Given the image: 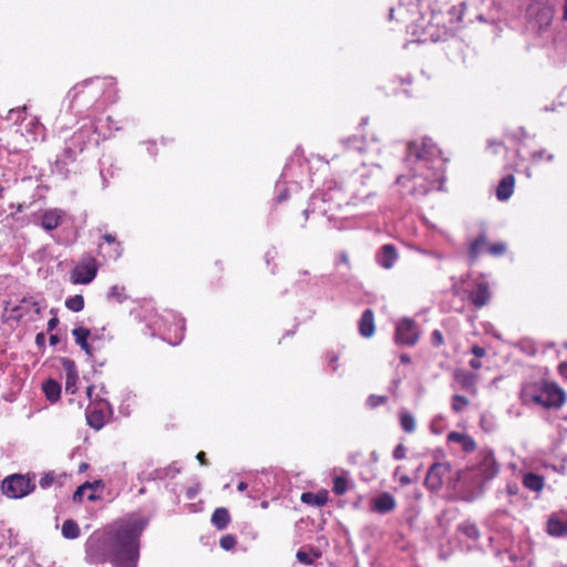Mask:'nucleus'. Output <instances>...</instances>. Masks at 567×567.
<instances>
[{
	"instance_id": "1",
	"label": "nucleus",
	"mask_w": 567,
	"mask_h": 567,
	"mask_svg": "<svg viewBox=\"0 0 567 567\" xmlns=\"http://www.w3.org/2000/svg\"><path fill=\"white\" fill-rule=\"evenodd\" d=\"M146 522L134 516L121 523L113 533H95L86 544L93 561H110L113 567H136L138 538Z\"/></svg>"
},
{
	"instance_id": "2",
	"label": "nucleus",
	"mask_w": 567,
	"mask_h": 567,
	"mask_svg": "<svg viewBox=\"0 0 567 567\" xmlns=\"http://www.w3.org/2000/svg\"><path fill=\"white\" fill-rule=\"evenodd\" d=\"M436 147L432 141L413 142L409 145L406 162L412 165L411 175H401L396 183L406 186L412 183L411 192L424 195L432 189H440L442 185L441 159L435 157Z\"/></svg>"
},
{
	"instance_id": "3",
	"label": "nucleus",
	"mask_w": 567,
	"mask_h": 567,
	"mask_svg": "<svg viewBox=\"0 0 567 567\" xmlns=\"http://www.w3.org/2000/svg\"><path fill=\"white\" fill-rule=\"evenodd\" d=\"M1 489L9 498H22L34 489V484L23 475L13 474L2 481Z\"/></svg>"
},
{
	"instance_id": "4",
	"label": "nucleus",
	"mask_w": 567,
	"mask_h": 567,
	"mask_svg": "<svg viewBox=\"0 0 567 567\" xmlns=\"http://www.w3.org/2000/svg\"><path fill=\"white\" fill-rule=\"evenodd\" d=\"M566 392L556 383H544L534 401H537L545 408L559 409L566 402Z\"/></svg>"
},
{
	"instance_id": "5",
	"label": "nucleus",
	"mask_w": 567,
	"mask_h": 567,
	"mask_svg": "<svg viewBox=\"0 0 567 567\" xmlns=\"http://www.w3.org/2000/svg\"><path fill=\"white\" fill-rule=\"evenodd\" d=\"M97 274V262L92 256L83 257L71 272L73 284L87 285Z\"/></svg>"
},
{
	"instance_id": "6",
	"label": "nucleus",
	"mask_w": 567,
	"mask_h": 567,
	"mask_svg": "<svg viewBox=\"0 0 567 567\" xmlns=\"http://www.w3.org/2000/svg\"><path fill=\"white\" fill-rule=\"evenodd\" d=\"M556 0H534V22L539 29L548 27L555 16Z\"/></svg>"
},
{
	"instance_id": "7",
	"label": "nucleus",
	"mask_w": 567,
	"mask_h": 567,
	"mask_svg": "<svg viewBox=\"0 0 567 567\" xmlns=\"http://www.w3.org/2000/svg\"><path fill=\"white\" fill-rule=\"evenodd\" d=\"M66 218V212L61 208H48L39 213V224L45 231L56 229Z\"/></svg>"
},
{
	"instance_id": "8",
	"label": "nucleus",
	"mask_w": 567,
	"mask_h": 567,
	"mask_svg": "<svg viewBox=\"0 0 567 567\" xmlns=\"http://www.w3.org/2000/svg\"><path fill=\"white\" fill-rule=\"evenodd\" d=\"M419 339V332L414 322L403 319L398 322L395 329V342L405 346H413Z\"/></svg>"
},
{
	"instance_id": "9",
	"label": "nucleus",
	"mask_w": 567,
	"mask_h": 567,
	"mask_svg": "<svg viewBox=\"0 0 567 567\" xmlns=\"http://www.w3.org/2000/svg\"><path fill=\"white\" fill-rule=\"evenodd\" d=\"M451 466L449 463H435L433 464L426 475L425 484L431 489H439L444 477L450 473Z\"/></svg>"
},
{
	"instance_id": "10",
	"label": "nucleus",
	"mask_w": 567,
	"mask_h": 567,
	"mask_svg": "<svg viewBox=\"0 0 567 567\" xmlns=\"http://www.w3.org/2000/svg\"><path fill=\"white\" fill-rule=\"evenodd\" d=\"M547 533L550 536H567V514L553 515L547 522Z\"/></svg>"
},
{
	"instance_id": "11",
	"label": "nucleus",
	"mask_w": 567,
	"mask_h": 567,
	"mask_svg": "<svg viewBox=\"0 0 567 567\" xmlns=\"http://www.w3.org/2000/svg\"><path fill=\"white\" fill-rule=\"evenodd\" d=\"M515 178L513 175H506L496 187V197L498 200H507L513 194Z\"/></svg>"
},
{
	"instance_id": "12",
	"label": "nucleus",
	"mask_w": 567,
	"mask_h": 567,
	"mask_svg": "<svg viewBox=\"0 0 567 567\" xmlns=\"http://www.w3.org/2000/svg\"><path fill=\"white\" fill-rule=\"evenodd\" d=\"M491 298L488 287L484 282H478L475 289L471 292L470 299L476 307L485 306Z\"/></svg>"
},
{
	"instance_id": "13",
	"label": "nucleus",
	"mask_w": 567,
	"mask_h": 567,
	"mask_svg": "<svg viewBox=\"0 0 567 567\" xmlns=\"http://www.w3.org/2000/svg\"><path fill=\"white\" fill-rule=\"evenodd\" d=\"M455 381L462 386V389L475 394L476 393V381L475 374L466 371H456L454 374Z\"/></svg>"
},
{
	"instance_id": "14",
	"label": "nucleus",
	"mask_w": 567,
	"mask_h": 567,
	"mask_svg": "<svg viewBox=\"0 0 567 567\" xmlns=\"http://www.w3.org/2000/svg\"><path fill=\"white\" fill-rule=\"evenodd\" d=\"M398 259V254L392 245H384L378 256V262L385 269L393 267Z\"/></svg>"
},
{
	"instance_id": "15",
	"label": "nucleus",
	"mask_w": 567,
	"mask_h": 567,
	"mask_svg": "<svg viewBox=\"0 0 567 567\" xmlns=\"http://www.w3.org/2000/svg\"><path fill=\"white\" fill-rule=\"evenodd\" d=\"M395 507V499L389 493H383L373 502V509L379 513H389Z\"/></svg>"
},
{
	"instance_id": "16",
	"label": "nucleus",
	"mask_w": 567,
	"mask_h": 567,
	"mask_svg": "<svg viewBox=\"0 0 567 567\" xmlns=\"http://www.w3.org/2000/svg\"><path fill=\"white\" fill-rule=\"evenodd\" d=\"M447 440L450 442L460 444L465 452H472L476 447L474 440L465 433L451 432L447 435Z\"/></svg>"
},
{
	"instance_id": "17",
	"label": "nucleus",
	"mask_w": 567,
	"mask_h": 567,
	"mask_svg": "<svg viewBox=\"0 0 567 567\" xmlns=\"http://www.w3.org/2000/svg\"><path fill=\"white\" fill-rule=\"evenodd\" d=\"M359 330L362 337L370 338L374 333V318L371 310H365L360 319Z\"/></svg>"
},
{
	"instance_id": "18",
	"label": "nucleus",
	"mask_w": 567,
	"mask_h": 567,
	"mask_svg": "<svg viewBox=\"0 0 567 567\" xmlns=\"http://www.w3.org/2000/svg\"><path fill=\"white\" fill-rule=\"evenodd\" d=\"M64 369L66 373L65 390L66 392L74 393L76 391L78 372L74 363L69 360L64 361Z\"/></svg>"
},
{
	"instance_id": "19",
	"label": "nucleus",
	"mask_w": 567,
	"mask_h": 567,
	"mask_svg": "<svg viewBox=\"0 0 567 567\" xmlns=\"http://www.w3.org/2000/svg\"><path fill=\"white\" fill-rule=\"evenodd\" d=\"M72 334L75 339L76 344L81 347L87 354L91 353V347L87 342L90 337V330L84 327H76L72 330Z\"/></svg>"
},
{
	"instance_id": "20",
	"label": "nucleus",
	"mask_w": 567,
	"mask_h": 567,
	"mask_svg": "<svg viewBox=\"0 0 567 567\" xmlns=\"http://www.w3.org/2000/svg\"><path fill=\"white\" fill-rule=\"evenodd\" d=\"M230 522L229 513L226 508L219 507L215 509L212 516V524L219 530L225 529Z\"/></svg>"
},
{
	"instance_id": "21",
	"label": "nucleus",
	"mask_w": 567,
	"mask_h": 567,
	"mask_svg": "<svg viewBox=\"0 0 567 567\" xmlns=\"http://www.w3.org/2000/svg\"><path fill=\"white\" fill-rule=\"evenodd\" d=\"M301 501L305 504L315 505V506H323L328 501L327 492H319L317 494L307 492L302 493Z\"/></svg>"
},
{
	"instance_id": "22",
	"label": "nucleus",
	"mask_w": 567,
	"mask_h": 567,
	"mask_svg": "<svg viewBox=\"0 0 567 567\" xmlns=\"http://www.w3.org/2000/svg\"><path fill=\"white\" fill-rule=\"evenodd\" d=\"M400 425L406 433H413L415 431V417L409 411L402 409L399 413Z\"/></svg>"
},
{
	"instance_id": "23",
	"label": "nucleus",
	"mask_w": 567,
	"mask_h": 567,
	"mask_svg": "<svg viewBox=\"0 0 567 567\" xmlns=\"http://www.w3.org/2000/svg\"><path fill=\"white\" fill-rule=\"evenodd\" d=\"M42 389H43L45 396L51 402H54L60 398L61 385L58 382H55L53 380H48L43 383Z\"/></svg>"
},
{
	"instance_id": "24",
	"label": "nucleus",
	"mask_w": 567,
	"mask_h": 567,
	"mask_svg": "<svg viewBox=\"0 0 567 567\" xmlns=\"http://www.w3.org/2000/svg\"><path fill=\"white\" fill-rule=\"evenodd\" d=\"M86 420L89 425L95 430L102 429L105 422L102 412L93 410L91 406L86 410Z\"/></svg>"
},
{
	"instance_id": "25",
	"label": "nucleus",
	"mask_w": 567,
	"mask_h": 567,
	"mask_svg": "<svg viewBox=\"0 0 567 567\" xmlns=\"http://www.w3.org/2000/svg\"><path fill=\"white\" fill-rule=\"evenodd\" d=\"M488 240L485 236H480L470 246V254L472 258H476L483 252H487Z\"/></svg>"
},
{
	"instance_id": "26",
	"label": "nucleus",
	"mask_w": 567,
	"mask_h": 567,
	"mask_svg": "<svg viewBox=\"0 0 567 567\" xmlns=\"http://www.w3.org/2000/svg\"><path fill=\"white\" fill-rule=\"evenodd\" d=\"M62 535L68 539H75L80 535V529L74 520H65L62 525Z\"/></svg>"
},
{
	"instance_id": "27",
	"label": "nucleus",
	"mask_w": 567,
	"mask_h": 567,
	"mask_svg": "<svg viewBox=\"0 0 567 567\" xmlns=\"http://www.w3.org/2000/svg\"><path fill=\"white\" fill-rule=\"evenodd\" d=\"M107 298L118 303L123 302L126 299L125 287L120 285L111 287L107 292Z\"/></svg>"
},
{
	"instance_id": "28",
	"label": "nucleus",
	"mask_w": 567,
	"mask_h": 567,
	"mask_svg": "<svg viewBox=\"0 0 567 567\" xmlns=\"http://www.w3.org/2000/svg\"><path fill=\"white\" fill-rule=\"evenodd\" d=\"M65 307L73 311L80 312L84 308V298L82 295H75L65 300Z\"/></svg>"
},
{
	"instance_id": "29",
	"label": "nucleus",
	"mask_w": 567,
	"mask_h": 567,
	"mask_svg": "<svg viewBox=\"0 0 567 567\" xmlns=\"http://www.w3.org/2000/svg\"><path fill=\"white\" fill-rule=\"evenodd\" d=\"M28 310V309H32V311L35 313V315H39L42 310V306L35 301L33 298H23L22 301H21V305L18 307L17 310Z\"/></svg>"
},
{
	"instance_id": "30",
	"label": "nucleus",
	"mask_w": 567,
	"mask_h": 567,
	"mask_svg": "<svg viewBox=\"0 0 567 567\" xmlns=\"http://www.w3.org/2000/svg\"><path fill=\"white\" fill-rule=\"evenodd\" d=\"M348 489V481L343 476H337L333 480V492L337 495H343Z\"/></svg>"
},
{
	"instance_id": "31",
	"label": "nucleus",
	"mask_w": 567,
	"mask_h": 567,
	"mask_svg": "<svg viewBox=\"0 0 567 567\" xmlns=\"http://www.w3.org/2000/svg\"><path fill=\"white\" fill-rule=\"evenodd\" d=\"M506 251V245L502 241L499 243H489L488 241V246H487V252L492 256H502L504 255Z\"/></svg>"
},
{
	"instance_id": "32",
	"label": "nucleus",
	"mask_w": 567,
	"mask_h": 567,
	"mask_svg": "<svg viewBox=\"0 0 567 567\" xmlns=\"http://www.w3.org/2000/svg\"><path fill=\"white\" fill-rule=\"evenodd\" d=\"M468 405V400L462 395H453L452 398V410L456 413L463 411Z\"/></svg>"
},
{
	"instance_id": "33",
	"label": "nucleus",
	"mask_w": 567,
	"mask_h": 567,
	"mask_svg": "<svg viewBox=\"0 0 567 567\" xmlns=\"http://www.w3.org/2000/svg\"><path fill=\"white\" fill-rule=\"evenodd\" d=\"M460 529L470 538L476 539L478 537V530L472 523H464L460 526Z\"/></svg>"
},
{
	"instance_id": "34",
	"label": "nucleus",
	"mask_w": 567,
	"mask_h": 567,
	"mask_svg": "<svg viewBox=\"0 0 567 567\" xmlns=\"http://www.w3.org/2000/svg\"><path fill=\"white\" fill-rule=\"evenodd\" d=\"M236 543V538L233 535H224L219 540L220 547L225 550L233 549Z\"/></svg>"
},
{
	"instance_id": "35",
	"label": "nucleus",
	"mask_w": 567,
	"mask_h": 567,
	"mask_svg": "<svg viewBox=\"0 0 567 567\" xmlns=\"http://www.w3.org/2000/svg\"><path fill=\"white\" fill-rule=\"evenodd\" d=\"M386 402V398L383 396V395H375V394H372L368 398L367 400V404L370 406V408H377L383 403Z\"/></svg>"
},
{
	"instance_id": "36",
	"label": "nucleus",
	"mask_w": 567,
	"mask_h": 567,
	"mask_svg": "<svg viewBox=\"0 0 567 567\" xmlns=\"http://www.w3.org/2000/svg\"><path fill=\"white\" fill-rule=\"evenodd\" d=\"M93 488V485L90 484V483H85V484H82L80 487H78V489L74 492V495H73V499L75 502H81L82 498H83V495L85 493L86 489H91Z\"/></svg>"
},
{
	"instance_id": "37",
	"label": "nucleus",
	"mask_w": 567,
	"mask_h": 567,
	"mask_svg": "<svg viewBox=\"0 0 567 567\" xmlns=\"http://www.w3.org/2000/svg\"><path fill=\"white\" fill-rule=\"evenodd\" d=\"M54 480H55V476H54V474H53V473H47V474H44V475L40 478L39 484H40V486H41L42 488H48L49 486H51V485L53 484Z\"/></svg>"
},
{
	"instance_id": "38",
	"label": "nucleus",
	"mask_w": 567,
	"mask_h": 567,
	"mask_svg": "<svg viewBox=\"0 0 567 567\" xmlns=\"http://www.w3.org/2000/svg\"><path fill=\"white\" fill-rule=\"evenodd\" d=\"M109 258L117 259L122 255V249L120 244H114L110 246V250L107 251Z\"/></svg>"
},
{
	"instance_id": "39",
	"label": "nucleus",
	"mask_w": 567,
	"mask_h": 567,
	"mask_svg": "<svg viewBox=\"0 0 567 567\" xmlns=\"http://www.w3.org/2000/svg\"><path fill=\"white\" fill-rule=\"evenodd\" d=\"M393 457L395 460H403L405 457V449L402 444H399L393 451Z\"/></svg>"
},
{
	"instance_id": "40",
	"label": "nucleus",
	"mask_w": 567,
	"mask_h": 567,
	"mask_svg": "<svg viewBox=\"0 0 567 567\" xmlns=\"http://www.w3.org/2000/svg\"><path fill=\"white\" fill-rule=\"evenodd\" d=\"M297 558H298V560L300 563H303V564H311L312 563V559L309 556V554H307L306 551H302V550H299L297 553Z\"/></svg>"
},
{
	"instance_id": "41",
	"label": "nucleus",
	"mask_w": 567,
	"mask_h": 567,
	"mask_svg": "<svg viewBox=\"0 0 567 567\" xmlns=\"http://www.w3.org/2000/svg\"><path fill=\"white\" fill-rule=\"evenodd\" d=\"M471 352L475 355V358L480 359L486 354L485 349L480 346H473Z\"/></svg>"
},
{
	"instance_id": "42",
	"label": "nucleus",
	"mask_w": 567,
	"mask_h": 567,
	"mask_svg": "<svg viewBox=\"0 0 567 567\" xmlns=\"http://www.w3.org/2000/svg\"><path fill=\"white\" fill-rule=\"evenodd\" d=\"M432 340L435 344L440 346L443 343V334L439 330L432 332Z\"/></svg>"
},
{
	"instance_id": "43",
	"label": "nucleus",
	"mask_w": 567,
	"mask_h": 567,
	"mask_svg": "<svg viewBox=\"0 0 567 567\" xmlns=\"http://www.w3.org/2000/svg\"><path fill=\"white\" fill-rule=\"evenodd\" d=\"M544 482L540 476L534 475V491H539L543 488Z\"/></svg>"
},
{
	"instance_id": "44",
	"label": "nucleus",
	"mask_w": 567,
	"mask_h": 567,
	"mask_svg": "<svg viewBox=\"0 0 567 567\" xmlns=\"http://www.w3.org/2000/svg\"><path fill=\"white\" fill-rule=\"evenodd\" d=\"M559 374L563 379L567 380V362H563L558 367Z\"/></svg>"
},
{
	"instance_id": "45",
	"label": "nucleus",
	"mask_w": 567,
	"mask_h": 567,
	"mask_svg": "<svg viewBox=\"0 0 567 567\" xmlns=\"http://www.w3.org/2000/svg\"><path fill=\"white\" fill-rule=\"evenodd\" d=\"M470 367L474 370H478L482 367L480 358H474L470 361Z\"/></svg>"
},
{
	"instance_id": "46",
	"label": "nucleus",
	"mask_w": 567,
	"mask_h": 567,
	"mask_svg": "<svg viewBox=\"0 0 567 567\" xmlns=\"http://www.w3.org/2000/svg\"><path fill=\"white\" fill-rule=\"evenodd\" d=\"M337 361L338 355L336 354L331 355V358L329 359V365L331 367L332 371H336L338 369Z\"/></svg>"
},
{
	"instance_id": "47",
	"label": "nucleus",
	"mask_w": 567,
	"mask_h": 567,
	"mask_svg": "<svg viewBox=\"0 0 567 567\" xmlns=\"http://www.w3.org/2000/svg\"><path fill=\"white\" fill-rule=\"evenodd\" d=\"M524 485L527 487V488H532V473H526L524 475Z\"/></svg>"
},
{
	"instance_id": "48",
	"label": "nucleus",
	"mask_w": 567,
	"mask_h": 567,
	"mask_svg": "<svg viewBox=\"0 0 567 567\" xmlns=\"http://www.w3.org/2000/svg\"><path fill=\"white\" fill-rule=\"evenodd\" d=\"M58 323H59V319L58 318L54 317V318L50 319L49 322H48V329L50 331L53 330L58 326Z\"/></svg>"
},
{
	"instance_id": "49",
	"label": "nucleus",
	"mask_w": 567,
	"mask_h": 567,
	"mask_svg": "<svg viewBox=\"0 0 567 567\" xmlns=\"http://www.w3.org/2000/svg\"><path fill=\"white\" fill-rule=\"evenodd\" d=\"M103 238H104V240L109 244V246H112V245H114V244H117V243L115 241L114 236H112V235H110V234L104 235V237H103Z\"/></svg>"
},
{
	"instance_id": "50",
	"label": "nucleus",
	"mask_w": 567,
	"mask_h": 567,
	"mask_svg": "<svg viewBox=\"0 0 567 567\" xmlns=\"http://www.w3.org/2000/svg\"><path fill=\"white\" fill-rule=\"evenodd\" d=\"M35 341L38 344H41L44 342V334L43 333H38L37 337H35Z\"/></svg>"
},
{
	"instance_id": "51",
	"label": "nucleus",
	"mask_w": 567,
	"mask_h": 567,
	"mask_svg": "<svg viewBox=\"0 0 567 567\" xmlns=\"http://www.w3.org/2000/svg\"><path fill=\"white\" fill-rule=\"evenodd\" d=\"M247 486H248V485H247L245 482H240V483L238 484V486H237V489H238L239 492H244V491H246V489H247Z\"/></svg>"
},
{
	"instance_id": "52",
	"label": "nucleus",
	"mask_w": 567,
	"mask_h": 567,
	"mask_svg": "<svg viewBox=\"0 0 567 567\" xmlns=\"http://www.w3.org/2000/svg\"><path fill=\"white\" fill-rule=\"evenodd\" d=\"M197 460L202 463V464H205V453L204 452H199L197 454Z\"/></svg>"
},
{
	"instance_id": "53",
	"label": "nucleus",
	"mask_w": 567,
	"mask_h": 567,
	"mask_svg": "<svg viewBox=\"0 0 567 567\" xmlns=\"http://www.w3.org/2000/svg\"><path fill=\"white\" fill-rule=\"evenodd\" d=\"M400 481H401V483H402V484H405V485H406V484H410V482H411V480H410V477H409V476H402V477L400 478Z\"/></svg>"
},
{
	"instance_id": "54",
	"label": "nucleus",
	"mask_w": 567,
	"mask_h": 567,
	"mask_svg": "<svg viewBox=\"0 0 567 567\" xmlns=\"http://www.w3.org/2000/svg\"><path fill=\"white\" fill-rule=\"evenodd\" d=\"M50 342H51V344H56L59 342L58 337L56 336H51L50 337Z\"/></svg>"
},
{
	"instance_id": "55",
	"label": "nucleus",
	"mask_w": 567,
	"mask_h": 567,
	"mask_svg": "<svg viewBox=\"0 0 567 567\" xmlns=\"http://www.w3.org/2000/svg\"><path fill=\"white\" fill-rule=\"evenodd\" d=\"M522 400H523L524 402H527V401H528V400H527V390H526V389H524V390H523V392H522Z\"/></svg>"
},
{
	"instance_id": "56",
	"label": "nucleus",
	"mask_w": 567,
	"mask_h": 567,
	"mask_svg": "<svg viewBox=\"0 0 567 567\" xmlns=\"http://www.w3.org/2000/svg\"><path fill=\"white\" fill-rule=\"evenodd\" d=\"M31 124L34 126L35 130L41 128V125L35 120H32Z\"/></svg>"
},
{
	"instance_id": "57",
	"label": "nucleus",
	"mask_w": 567,
	"mask_h": 567,
	"mask_svg": "<svg viewBox=\"0 0 567 567\" xmlns=\"http://www.w3.org/2000/svg\"><path fill=\"white\" fill-rule=\"evenodd\" d=\"M332 198H333L332 194L327 193V194L324 195L323 202L330 200V199H332Z\"/></svg>"
},
{
	"instance_id": "58",
	"label": "nucleus",
	"mask_w": 567,
	"mask_h": 567,
	"mask_svg": "<svg viewBox=\"0 0 567 567\" xmlns=\"http://www.w3.org/2000/svg\"><path fill=\"white\" fill-rule=\"evenodd\" d=\"M92 391H93V386H89L87 390H86V393H87L89 398L92 396Z\"/></svg>"
},
{
	"instance_id": "59",
	"label": "nucleus",
	"mask_w": 567,
	"mask_h": 567,
	"mask_svg": "<svg viewBox=\"0 0 567 567\" xmlns=\"http://www.w3.org/2000/svg\"><path fill=\"white\" fill-rule=\"evenodd\" d=\"M87 468V464L83 463L80 465V471H85Z\"/></svg>"
},
{
	"instance_id": "60",
	"label": "nucleus",
	"mask_w": 567,
	"mask_h": 567,
	"mask_svg": "<svg viewBox=\"0 0 567 567\" xmlns=\"http://www.w3.org/2000/svg\"><path fill=\"white\" fill-rule=\"evenodd\" d=\"M401 361H402V362H409V361H410V359H409L406 355H402V357H401Z\"/></svg>"
},
{
	"instance_id": "61",
	"label": "nucleus",
	"mask_w": 567,
	"mask_h": 567,
	"mask_svg": "<svg viewBox=\"0 0 567 567\" xmlns=\"http://www.w3.org/2000/svg\"><path fill=\"white\" fill-rule=\"evenodd\" d=\"M496 148H497V150H496V152H497V151H503V150H504V147H503V145H502V144H496Z\"/></svg>"
},
{
	"instance_id": "62",
	"label": "nucleus",
	"mask_w": 567,
	"mask_h": 567,
	"mask_svg": "<svg viewBox=\"0 0 567 567\" xmlns=\"http://www.w3.org/2000/svg\"><path fill=\"white\" fill-rule=\"evenodd\" d=\"M564 14H565V19H567V0H566V3H565V12H564Z\"/></svg>"
},
{
	"instance_id": "63",
	"label": "nucleus",
	"mask_w": 567,
	"mask_h": 567,
	"mask_svg": "<svg viewBox=\"0 0 567 567\" xmlns=\"http://www.w3.org/2000/svg\"><path fill=\"white\" fill-rule=\"evenodd\" d=\"M89 499L93 501V499H95V496L93 494H90Z\"/></svg>"
},
{
	"instance_id": "64",
	"label": "nucleus",
	"mask_w": 567,
	"mask_h": 567,
	"mask_svg": "<svg viewBox=\"0 0 567 567\" xmlns=\"http://www.w3.org/2000/svg\"><path fill=\"white\" fill-rule=\"evenodd\" d=\"M337 207H340L341 206V202L339 200L337 204H336Z\"/></svg>"
}]
</instances>
